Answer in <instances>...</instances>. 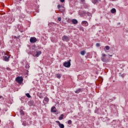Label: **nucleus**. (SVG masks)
<instances>
[{
  "mask_svg": "<svg viewBox=\"0 0 128 128\" xmlns=\"http://www.w3.org/2000/svg\"><path fill=\"white\" fill-rule=\"evenodd\" d=\"M116 8H113L111 10V12L112 14H116Z\"/></svg>",
  "mask_w": 128,
  "mask_h": 128,
  "instance_id": "obj_13",
  "label": "nucleus"
},
{
  "mask_svg": "<svg viewBox=\"0 0 128 128\" xmlns=\"http://www.w3.org/2000/svg\"><path fill=\"white\" fill-rule=\"evenodd\" d=\"M22 124H23V126H26V123H24V122H23V123H22Z\"/></svg>",
  "mask_w": 128,
  "mask_h": 128,
  "instance_id": "obj_31",
  "label": "nucleus"
},
{
  "mask_svg": "<svg viewBox=\"0 0 128 128\" xmlns=\"http://www.w3.org/2000/svg\"><path fill=\"white\" fill-rule=\"evenodd\" d=\"M36 38L34 37H32L30 38V42L32 44H34V42H36Z\"/></svg>",
  "mask_w": 128,
  "mask_h": 128,
  "instance_id": "obj_4",
  "label": "nucleus"
},
{
  "mask_svg": "<svg viewBox=\"0 0 128 128\" xmlns=\"http://www.w3.org/2000/svg\"><path fill=\"white\" fill-rule=\"evenodd\" d=\"M81 2H82L83 4H84V0H80Z\"/></svg>",
  "mask_w": 128,
  "mask_h": 128,
  "instance_id": "obj_30",
  "label": "nucleus"
},
{
  "mask_svg": "<svg viewBox=\"0 0 128 128\" xmlns=\"http://www.w3.org/2000/svg\"><path fill=\"white\" fill-rule=\"evenodd\" d=\"M105 48H106V50H109L110 48V46H106Z\"/></svg>",
  "mask_w": 128,
  "mask_h": 128,
  "instance_id": "obj_21",
  "label": "nucleus"
},
{
  "mask_svg": "<svg viewBox=\"0 0 128 128\" xmlns=\"http://www.w3.org/2000/svg\"><path fill=\"white\" fill-rule=\"evenodd\" d=\"M26 68H30V65L28 64H26Z\"/></svg>",
  "mask_w": 128,
  "mask_h": 128,
  "instance_id": "obj_24",
  "label": "nucleus"
},
{
  "mask_svg": "<svg viewBox=\"0 0 128 128\" xmlns=\"http://www.w3.org/2000/svg\"><path fill=\"white\" fill-rule=\"evenodd\" d=\"M82 24L84 26H88V22L86 21H82Z\"/></svg>",
  "mask_w": 128,
  "mask_h": 128,
  "instance_id": "obj_7",
  "label": "nucleus"
},
{
  "mask_svg": "<svg viewBox=\"0 0 128 128\" xmlns=\"http://www.w3.org/2000/svg\"><path fill=\"white\" fill-rule=\"evenodd\" d=\"M26 96H27V98H30V94L28 93L26 94Z\"/></svg>",
  "mask_w": 128,
  "mask_h": 128,
  "instance_id": "obj_22",
  "label": "nucleus"
},
{
  "mask_svg": "<svg viewBox=\"0 0 128 128\" xmlns=\"http://www.w3.org/2000/svg\"><path fill=\"white\" fill-rule=\"evenodd\" d=\"M16 81L18 84H22L24 82V78H22V77L18 76L16 78Z\"/></svg>",
  "mask_w": 128,
  "mask_h": 128,
  "instance_id": "obj_2",
  "label": "nucleus"
},
{
  "mask_svg": "<svg viewBox=\"0 0 128 128\" xmlns=\"http://www.w3.org/2000/svg\"><path fill=\"white\" fill-rule=\"evenodd\" d=\"M64 118V114H62L60 115V116L58 118V120H62Z\"/></svg>",
  "mask_w": 128,
  "mask_h": 128,
  "instance_id": "obj_15",
  "label": "nucleus"
},
{
  "mask_svg": "<svg viewBox=\"0 0 128 128\" xmlns=\"http://www.w3.org/2000/svg\"><path fill=\"white\" fill-rule=\"evenodd\" d=\"M56 109V107L52 106L51 108V112H56V110H54Z\"/></svg>",
  "mask_w": 128,
  "mask_h": 128,
  "instance_id": "obj_12",
  "label": "nucleus"
},
{
  "mask_svg": "<svg viewBox=\"0 0 128 128\" xmlns=\"http://www.w3.org/2000/svg\"><path fill=\"white\" fill-rule=\"evenodd\" d=\"M84 14H87V16H92V14L88 12H84Z\"/></svg>",
  "mask_w": 128,
  "mask_h": 128,
  "instance_id": "obj_20",
  "label": "nucleus"
},
{
  "mask_svg": "<svg viewBox=\"0 0 128 128\" xmlns=\"http://www.w3.org/2000/svg\"><path fill=\"white\" fill-rule=\"evenodd\" d=\"M72 23L73 24H78V20L76 19H72Z\"/></svg>",
  "mask_w": 128,
  "mask_h": 128,
  "instance_id": "obj_8",
  "label": "nucleus"
},
{
  "mask_svg": "<svg viewBox=\"0 0 128 128\" xmlns=\"http://www.w3.org/2000/svg\"><path fill=\"white\" fill-rule=\"evenodd\" d=\"M62 40L64 42H68V40H70V38L66 36H64L62 37Z\"/></svg>",
  "mask_w": 128,
  "mask_h": 128,
  "instance_id": "obj_5",
  "label": "nucleus"
},
{
  "mask_svg": "<svg viewBox=\"0 0 128 128\" xmlns=\"http://www.w3.org/2000/svg\"><path fill=\"white\" fill-rule=\"evenodd\" d=\"M70 62L71 60H70L68 61V62H65L64 63L63 66H65V68H70Z\"/></svg>",
  "mask_w": 128,
  "mask_h": 128,
  "instance_id": "obj_3",
  "label": "nucleus"
},
{
  "mask_svg": "<svg viewBox=\"0 0 128 128\" xmlns=\"http://www.w3.org/2000/svg\"><path fill=\"white\" fill-rule=\"evenodd\" d=\"M56 122L58 124V126L60 124V121H56Z\"/></svg>",
  "mask_w": 128,
  "mask_h": 128,
  "instance_id": "obj_29",
  "label": "nucleus"
},
{
  "mask_svg": "<svg viewBox=\"0 0 128 128\" xmlns=\"http://www.w3.org/2000/svg\"><path fill=\"white\" fill-rule=\"evenodd\" d=\"M110 100H114V99Z\"/></svg>",
  "mask_w": 128,
  "mask_h": 128,
  "instance_id": "obj_36",
  "label": "nucleus"
},
{
  "mask_svg": "<svg viewBox=\"0 0 128 128\" xmlns=\"http://www.w3.org/2000/svg\"><path fill=\"white\" fill-rule=\"evenodd\" d=\"M20 114L22 116H24V110H20Z\"/></svg>",
  "mask_w": 128,
  "mask_h": 128,
  "instance_id": "obj_17",
  "label": "nucleus"
},
{
  "mask_svg": "<svg viewBox=\"0 0 128 128\" xmlns=\"http://www.w3.org/2000/svg\"><path fill=\"white\" fill-rule=\"evenodd\" d=\"M58 9H60V8H62V6H61L60 4H58Z\"/></svg>",
  "mask_w": 128,
  "mask_h": 128,
  "instance_id": "obj_28",
  "label": "nucleus"
},
{
  "mask_svg": "<svg viewBox=\"0 0 128 128\" xmlns=\"http://www.w3.org/2000/svg\"><path fill=\"white\" fill-rule=\"evenodd\" d=\"M116 98H114V100H116Z\"/></svg>",
  "mask_w": 128,
  "mask_h": 128,
  "instance_id": "obj_35",
  "label": "nucleus"
},
{
  "mask_svg": "<svg viewBox=\"0 0 128 128\" xmlns=\"http://www.w3.org/2000/svg\"><path fill=\"white\" fill-rule=\"evenodd\" d=\"M68 124H72V120H68Z\"/></svg>",
  "mask_w": 128,
  "mask_h": 128,
  "instance_id": "obj_23",
  "label": "nucleus"
},
{
  "mask_svg": "<svg viewBox=\"0 0 128 128\" xmlns=\"http://www.w3.org/2000/svg\"><path fill=\"white\" fill-rule=\"evenodd\" d=\"M59 127H60V128H64V124H60L59 125Z\"/></svg>",
  "mask_w": 128,
  "mask_h": 128,
  "instance_id": "obj_18",
  "label": "nucleus"
},
{
  "mask_svg": "<svg viewBox=\"0 0 128 128\" xmlns=\"http://www.w3.org/2000/svg\"><path fill=\"white\" fill-rule=\"evenodd\" d=\"M80 28L81 30H82V32H84V28L82 27H80Z\"/></svg>",
  "mask_w": 128,
  "mask_h": 128,
  "instance_id": "obj_26",
  "label": "nucleus"
},
{
  "mask_svg": "<svg viewBox=\"0 0 128 128\" xmlns=\"http://www.w3.org/2000/svg\"><path fill=\"white\" fill-rule=\"evenodd\" d=\"M96 46H98V47L100 46V43H97L96 44Z\"/></svg>",
  "mask_w": 128,
  "mask_h": 128,
  "instance_id": "obj_25",
  "label": "nucleus"
},
{
  "mask_svg": "<svg viewBox=\"0 0 128 128\" xmlns=\"http://www.w3.org/2000/svg\"><path fill=\"white\" fill-rule=\"evenodd\" d=\"M60 2H64V0H60Z\"/></svg>",
  "mask_w": 128,
  "mask_h": 128,
  "instance_id": "obj_32",
  "label": "nucleus"
},
{
  "mask_svg": "<svg viewBox=\"0 0 128 128\" xmlns=\"http://www.w3.org/2000/svg\"><path fill=\"white\" fill-rule=\"evenodd\" d=\"M42 54V52L40 50H37L36 51V56L37 58L39 56H40Z\"/></svg>",
  "mask_w": 128,
  "mask_h": 128,
  "instance_id": "obj_9",
  "label": "nucleus"
},
{
  "mask_svg": "<svg viewBox=\"0 0 128 128\" xmlns=\"http://www.w3.org/2000/svg\"><path fill=\"white\" fill-rule=\"evenodd\" d=\"M58 20L59 22H60V20H62V18H60V17H58Z\"/></svg>",
  "mask_w": 128,
  "mask_h": 128,
  "instance_id": "obj_27",
  "label": "nucleus"
},
{
  "mask_svg": "<svg viewBox=\"0 0 128 128\" xmlns=\"http://www.w3.org/2000/svg\"><path fill=\"white\" fill-rule=\"evenodd\" d=\"M106 56V54H102V56L101 57V60H102V62H104L106 61V58H104V56Z\"/></svg>",
  "mask_w": 128,
  "mask_h": 128,
  "instance_id": "obj_6",
  "label": "nucleus"
},
{
  "mask_svg": "<svg viewBox=\"0 0 128 128\" xmlns=\"http://www.w3.org/2000/svg\"><path fill=\"white\" fill-rule=\"evenodd\" d=\"M2 98V96H0V98Z\"/></svg>",
  "mask_w": 128,
  "mask_h": 128,
  "instance_id": "obj_34",
  "label": "nucleus"
},
{
  "mask_svg": "<svg viewBox=\"0 0 128 128\" xmlns=\"http://www.w3.org/2000/svg\"><path fill=\"white\" fill-rule=\"evenodd\" d=\"M1 42H0V44Z\"/></svg>",
  "mask_w": 128,
  "mask_h": 128,
  "instance_id": "obj_37",
  "label": "nucleus"
},
{
  "mask_svg": "<svg viewBox=\"0 0 128 128\" xmlns=\"http://www.w3.org/2000/svg\"><path fill=\"white\" fill-rule=\"evenodd\" d=\"M56 76L57 78H62V76H60V74H56Z\"/></svg>",
  "mask_w": 128,
  "mask_h": 128,
  "instance_id": "obj_19",
  "label": "nucleus"
},
{
  "mask_svg": "<svg viewBox=\"0 0 128 128\" xmlns=\"http://www.w3.org/2000/svg\"><path fill=\"white\" fill-rule=\"evenodd\" d=\"M108 56H112V55H110V54H108Z\"/></svg>",
  "mask_w": 128,
  "mask_h": 128,
  "instance_id": "obj_33",
  "label": "nucleus"
},
{
  "mask_svg": "<svg viewBox=\"0 0 128 128\" xmlns=\"http://www.w3.org/2000/svg\"><path fill=\"white\" fill-rule=\"evenodd\" d=\"M86 51L82 50V52H80V54H81L82 56H84V54H86Z\"/></svg>",
  "mask_w": 128,
  "mask_h": 128,
  "instance_id": "obj_16",
  "label": "nucleus"
},
{
  "mask_svg": "<svg viewBox=\"0 0 128 128\" xmlns=\"http://www.w3.org/2000/svg\"><path fill=\"white\" fill-rule=\"evenodd\" d=\"M80 92H82V88H79L78 90H77L75 92L76 94H80Z\"/></svg>",
  "mask_w": 128,
  "mask_h": 128,
  "instance_id": "obj_14",
  "label": "nucleus"
},
{
  "mask_svg": "<svg viewBox=\"0 0 128 128\" xmlns=\"http://www.w3.org/2000/svg\"><path fill=\"white\" fill-rule=\"evenodd\" d=\"M99 2H100V0H92V2L96 4H98Z\"/></svg>",
  "mask_w": 128,
  "mask_h": 128,
  "instance_id": "obj_11",
  "label": "nucleus"
},
{
  "mask_svg": "<svg viewBox=\"0 0 128 128\" xmlns=\"http://www.w3.org/2000/svg\"><path fill=\"white\" fill-rule=\"evenodd\" d=\"M2 54H4V56H3L4 60L5 62H9L10 55H8L5 52H2Z\"/></svg>",
  "mask_w": 128,
  "mask_h": 128,
  "instance_id": "obj_1",
  "label": "nucleus"
},
{
  "mask_svg": "<svg viewBox=\"0 0 128 128\" xmlns=\"http://www.w3.org/2000/svg\"><path fill=\"white\" fill-rule=\"evenodd\" d=\"M50 100L48 99V98H44V104H48V102Z\"/></svg>",
  "mask_w": 128,
  "mask_h": 128,
  "instance_id": "obj_10",
  "label": "nucleus"
}]
</instances>
